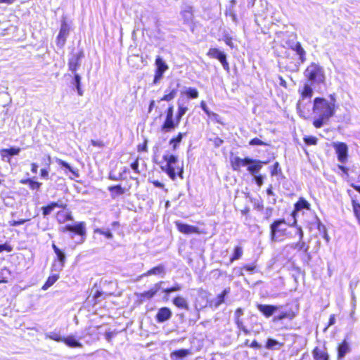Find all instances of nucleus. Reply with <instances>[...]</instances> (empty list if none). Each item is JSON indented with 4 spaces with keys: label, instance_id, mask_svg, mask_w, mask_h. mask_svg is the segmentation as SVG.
Segmentation results:
<instances>
[{
    "label": "nucleus",
    "instance_id": "nucleus-54",
    "mask_svg": "<svg viewBox=\"0 0 360 360\" xmlns=\"http://www.w3.org/2000/svg\"><path fill=\"white\" fill-rule=\"evenodd\" d=\"M94 233L103 234L107 238H111L112 237V235L109 230H102L101 229H97L95 230Z\"/></svg>",
    "mask_w": 360,
    "mask_h": 360
},
{
    "label": "nucleus",
    "instance_id": "nucleus-10",
    "mask_svg": "<svg viewBox=\"0 0 360 360\" xmlns=\"http://www.w3.org/2000/svg\"><path fill=\"white\" fill-rule=\"evenodd\" d=\"M179 84L171 82L168 88L165 90L163 96L160 98V101L170 102L173 101L178 94Z\"/></svg>",
    "mask_w": 360,
    "mask_h": 360
},
{
    "label": "nucleus",
    "instance_id": "nucleus-39",
    "mask_svg": "<svg viewBox=\"0 0 360 360\" xmlns=\"http://www.w3.org/2000/svg\"><path fill=\"white\" fill-rule=\"evenodd\" d=\"M59 278V276L58 274H54L52 276H50L46 283L42 286V290H46L48 288H49L51 286H52Z\"/></svg>",
    "mask_w": 360,
    "mask_h": 360
},
{
    "label": "nucleus",
    "instance_id": "nucleus-52",
    "mask_svg": "<svg viewBox=\"0 0 360 360\" xmlns=\"http://www.w3.org/2000/svg\"><path fill=\"white\" fill-rule=\"evenodd\" d=\"M350 185L356 191L360 193V174L358 175L355 181Z\"/></svg>",
    "mask_w": 360,
    "mask_h": 360
},
{
    "label": "nucleus",
    "instance_id": "nucleus-6",
    "mask_svg": "<svg viewBox=\"0 0 360 360\" xmlns=\"http://www.w3.org/2000/svg\"><path fill=\"white\" fill-rule=\"evenodd\" d=\"M84 228L85 226H63L61 231L75 239V243H82L86 233Z\"/></svg>",
    "mask_w": 360,
    "mask_h": 360
},
{
    "label": "nucleus",
    "instance_id": "nucleus-24",
    "mask_svg": "<svg viewBox=\"0 0 360 360\" xmlns=\"http://www.w3.org/2000/svg\"><path fill=\"white\" fill-rule=\"evenodd\" d=\"M63 206V202L60 200L58 202H51L46 205L41 207V210L42 212L43 217H46L50 214L56 208H58L59 207Z\"/></svg>",
    "mask_w": 360,
    "mask_h": 360
},
{
    "label": "nucleus",
    "instance_id": "nucleus-19",
    "mask_svg": "<svg viewBox=\"0 0 360 360\" xmlns=\"http://www.w3.org/2000/svg\"><path fill=\"white\" fill-rule=\"evenodd\" d=\"M352 350L349 343L344 340L338 347L337 359H342Z\"/></svg>",
    "mask_w": 360,
    "mask_h": 360
},
{
    "label": "nucleus",
    "instance_id": "nucleus-60",
    "mask_svg": "<svg viewBox=\"0 0 360 360\" xmlns=\"http://www.w3.org/2000/svg\"><path fill=\"white\" fill-rule=\"evenodd\" d=\"M255 181L258 186H261L263 184V176L261 174L255 176Z\"/></svg>",
    "mask_w": 360,
    "mask_h": 360
},
{
    "label": "nucleus",
    "instance_id": "nucleus-36",
    "mask_svg": "<svg viewBox=\"0 0 360 360\" xmlns=\"http://www.w3.org/2000/svg\"><path fill=\"white\" fill-rule=\"evenodd\" d=\"M63 342L70 347H82V345L77 341L73 336L63 338Z\"/></svg>",
    "mask_w": 360,
    "mask_h": 360
},
{
    "label": "nucleus",
    "instance_id": "nucleus-50",
    "mask_svg": "<svg viewBox=\"0 0 360 360\" xmlns=\"http://www.w3.org/2000/svg\"><path fill=\"white\" fill-rule=\"evenodd\" d=\"M7 274H9L8 269L4 268L1 270L0 283L7 282V276H6Z\"/></svg>",
    "mask_w": 360,
    "mask_h": 360
},
{
    "label": "nucleus",
    "instance_id": "nucleus-47",
    "mask_svg": "<svg viewBox=\"0 0 360 360\" xmlns=\"http://www.w3.org/2000/svg\"><path fill=\"white\" fill-rule=\"evenodd\" d=\"M249 145L250 146H269L268 143L262 141L260 139L257 137H255L250 140Z\"/></svg>",
    "mask_w": 360,
    "mask_h": 360
},
{
    "label": "nucleus",
    "instance_id": "nucleus-15",
    "mask_svg": "<svg viewBox=\"0 0 360 360\" xmlns=\"http://www.w3.org/2000/svg\"><path fill=\"white\" fill-rule=\"evenodd\" d=\"M69 34V27L65 22H63L60 27L59 33L56 38V44L59 47H63L66 41L67 36Z\"/></svg>",
    "mask_w": 360,
    "mask_h": 360
},
{
    "label": "nucleus",
    "instance_id": "nucleus-40",
    "mask_svg": "<svg viewBox=\"0 0 360 360\" xmlns=\"http://www.w3.org/2000/svg\"><path fill=\"white\" fill-rule=\"evenodd\" d=\"M184 94L187 98L195 99L199 96V92L197 89L189 87L185 91Z\"/></svg>",
    "mask_w": 360,
    "mask_h": 360
},
{
    "label": "nucleus",
    "instance_id": "nucleus-43",
    "mask_svg": "<svg viewBox=\"0 0 360 360\" xmlns=\"http://www.w3.org/2000/svg\"><path fill=\"white\" fill-rule=\"evenodd\" d=\"M293 316V314L290 312H281L279 315L274 316V321H281L287 318L292 319Z\"/></svg>",
    "mask_w": 360,
    "mask_h": 360
},
{
    "label": "nucleus",
    "instance_id": "nucleus-63",
    "mask_svg": "<svg viewBox=\"0 0 360 360\" xmlns=\"http://www.w3.org/2000/svg\"><path fill=\"white\" fill-rule=\"evenodd\" d=\"M30 166H31L30 170H31L32 173L37 174V171H38V165H37V163L32 162V163H31Z\"/></svg>",
    "mask_w": 360,
    "mask_h": 360
},
{
    "label": "nucleus",
    "instance_id": "nucleus-9",
    "mask_svg": "<svg viewBox=\"0 0 360 360\" xmlns=\"http://www.w3.org/2000/svg\"><path fill=\"white\" fill-rule=\"evenodd\" d=\"M333 147L335 149L338 161L342 163L346 162L349 157L347 145L344 142H336L333 143Z\"/></svg>",
    "mask_w": 360,
    "mask_h": 360
},
{
    "label": "nucleus",
    "instance_id": "nucleus-13",
    "mask_svg": "<svg viewBox=\"0 0 360 360\" xmlns=\"http://www.w3.org/2000/svg\"><path fill=\"white\" fill-rule=\"evenodd\" d=\"M267 163L268 161H262L249 158L247 170L252 175H255L260 171L264 165Z\"/></svg>",
    "mask_w": 360,
    "mask_h": 360
},
{
    "label": "nucleus",
    "instance_id": "nucleus-41",
    "mask_svg": "<svg viewBox=\"0 0 360 360\" xmlns=\"http://www.w3.org/2000/svg\"><path fill=\"white\" fill-rule=\"evenodd\" d=\"M230 292V288H225L223 292L219 294L217 297V301L214 304V306L216 307H218L219 305H221L224 302V297Z\"/></svg>",
    "mask_w": 360,
    "mask_h": 360
},
{
    "label": "nucleus",
    "instance_id": "nucleus-2",
    "mask_svg": "<svg viewBox=\"0 0 360 360\" xmlns=\"http://www.w3.org/2000/svg\"><path fill=\"white\" fill-rule=\"evenodd\" d=\"M162 159L165 164L161 165L160 168L171 179L175 180L177 176L184 178V165L179 162L177 156L173 154L164 155Z\"/></svg>",
    "mask_w": 360,
    "mask_h": 360
},
{
    "label": "nucleus",
    "instance_id": "nucleus-53",
    "mask_svg": "<svg viewBox=\"0 0 360 360\" xmlns=\"http://www.w3.org/2000/svg\"><path fill=\"white\" fill-rule=\"evenodd\" d=\"M58 260L61 263V266H63V264L65 261V255L62 250H59V252H56Z\"/></svg>",
    "mask_w": 360,
    "mask_h": 360
},
{
    "label": "nucleus",
    "instance_id": "nucleus-45",
    "mask_svg": "<svg viewBox=\"0 0 360 360\" xmlns=\"http://www.w3.org/2000/svg\"><path fill=\"white\" fill-rule=\"evenodd\" d=\"M303 140L308 146L316 145L318 143V139L316 136H304Z\"/></svg>",
    "mask_w": 360,
    "mask_h": 360
},
{
    "label": "nucleus",
    "instance_id": "nucleus-35",
    "mask_svg": "<svg viewBox=\"0 0 360 360\" xmlns=\"http://www.w3.org/2000/svg\"><path fill=\"white\" fill-rule=\"evenodd\" d=\"M351 204H352L354 215L357 222L360 224V203L359 202H357L356 200L352 199Z\"/></svg>",
    "mask_w": 360,
    "mask_h": 360
},
{
    "label": "nucleus",
    "instance_id": "nucleus-22",
    "mask_svg": "<svg viewBox=\"0 0 360 360\" xmlns=\"http://www.w3.org/2000/svg\"><path fill=\"white\" fill-rule=\"evenodd\" d=\"M186 132H179L169 139V144L171 146L173 150H176L179 148L183 138L186 136Z\"/></svg>",
    "mask_w": 360,
    "mask_h": 360
},
{
    "label": "nucleus",
    "instance_id": "nucleus-5",
    "mask_svg": "<svg viewBox=\"0 0 360 360\" xmlns=\"http://www.w3.org/2000/svg\"><path fill=\"white\" fill-rule=\"evenodd\" d=\"M310 83H305L303 86L298 90L300 94V99L297 103V110L299 115L304 119L309 118V115L305 110V105L302 103V101L306 98L310 99L313 96V89Z\"/></svg>",
    "mask_w": 360,
    "mask_h": 360
},
{
    "label": "nucleus",
    "instance_id": "nucleus-1",
    "mask_svg": "<svg viewBox=\"0 0 360 360\" xmlns=\"http://www.w3.org/2000/svg\"><path fill=\"white\" fill-rule=\"evenodd\" d=\"M329 98L328 101L323 97H316L313 100L312 110L317 117L314 119L312 124L316 129L326 124L336 112L338 104L335 94H330Z\"/></svg>",
    "mask_w": 360,
    "mask_h": 360
},
{
    "label": "nucleus",
    "instance_id": "nucleus-18",
    "mask_svg": "<svg viewBox=\"0 0 360 360\" xmlns=\"http://www.w3.org/2000/svg\"><path fill=\"white\" fill-rule=\"evenodd\" d=\"M290 49L297 53L298 55L299 63H304L306 61V51L302 46L300 42L297 41L293 45L290 46Z\"/></svg>",
    "mask_w": 360,
    "mask_h": 360
},
{
    "label": "nucleus",
    "instance_id": "nucleus-61",
    "mask_svg": "<svg viewBox=\"0 0 360 360\" xmlns=\"http://www.w3.org/2000/svg\"><path fill=\"white\" fill-rule=\"evenodd\" d=\"M272 208H267L266 209L265 212H264V218L266 219H269L272 214Z\"/></svg>",
    "mask_w": 360,
    "mask_h": 360
},
{
    "label": "nucleus",
    "instance_id": "nucleus-34",
    "mask_svg": "<svg viewBox=\"0 0 360 360\" xmlns=\"http://www.w3.org/2000/svg\"><path fill=\"white\" fill-rule=\"evenodd\" d=\"M188 108L184 103L180 102L179 100L177 101V110L176 115L179 117V118L181 120L185 114L188 112Z\"/></svg>",
    "mask_w": 360,
    "mask_h": 360
},
{
    "label": "nucleus",
    "instance_id": "nucleus-37",
    "mask_svg": "<svg viewBox=\"0 0 360 360\" xmlns=\"http://www.w3.org/2000/svg\"><path fill=\"white\" fill-rule=\"evenodd\" d=\"M56 162L60 165L61 167H63L68 169L75 177H79V174L77 169H74L67 162L61 160V159H56Z\"/></svg>",
    "mask_w": 360,
    "mask_h": 360
},
{
    "label": "nucleus",
    "instance_id": "nucleus-62",
    "mask_svg": "<svg viewBox=\"0 0 360 360\" xmlns=\"http://www.w3.org/2000/svg\"><path fill=\"white\" fill-rule=\"evenodd\" d=\"M235 323L237 325V327L240 330H242L245 326H244L243 324V322L242 321V320L240 319H236L235 320Z\"/></svg>",
    "mask_w": 360,
    "mask_h": 360
},
{
    "label": "nucleus",
    "instance_id": "nucleus-21",
    "mask_svg": "<svg viewBox=\"0 0 360 360\" xmlns=\"http://www.w3.org/2000/svg\"><path fill=\"white\" fill-rule=\"evenodd\" d=\"M271 240L281 241L283 240L285 235V229H281V226H270Z\"/></svg>",
    "mask_w": 360,
    "mask_h": 360
},
{
    "label": "nucleus",
    "instance_id": "nucleus-33",
    "mask_svg": "<svg viewBox=\"0 0 360 360\" xmlns=\"http://www.w3.org/2000/svg\"><path fill=\"white\" fill-rule=\"evenodd\" d=\"M179 231L185 234L200 233L198 226H177Z\"/></svg>",
    "mask_w": 360,
    "mask_h": 360
},
{
    "label": "nucleus",
    "instance_id": "nucleus-46",
    "mask_svg": "<svg viewBox=\"0 0 360 360\" xmlns=\"http://www.w3.org/2000/svg\"><path fill=\"white\" fill-rule=\"evenodd\" d=\"M243 255V249L240 246L236 247L233 257L231 258V261L238 259Z\"/></svg>",
    "mask_w": 360,
    "mask_h": 360
},
{
    "label": "nucleus",
    "instance_id": "nucleus-3",
    "mask_svg": "<svg viewBox=\"0 0 360 360\" xmlns=\"http://www.w3.org/2000/svg\"><path fill=\"white\" fill-rule=\"evenodd\" d=\"M181 123V120L174 114V105H169L165 110V116L160 126L162 133H170L177 129Z\"/></svg>",
    "mask_w": 360,
    "mask_h": 360
},
{
    "label": "nucleus",
    "instance_id": "nucleus-56",
    "mask_svg": "<svg viewBox=\"0 0 360 360\" xmlns=\"http://www.w3.org/2000/svg\"><path fill=\"white\" fill-rule=\"evenodd\" d=\"M103 295H105L106 296L108 295V294L104 293L102 291L96 290V292L94 293V295H93V299H94L95 303H97L98 302H99V298L101 296H103Z\"/></svg>",
    "mask_w": 360,
    "mask_h": 360
},
{
    "label": "nucleus",
    "instance_id": "nucleus-58",
    "mask_svg": "<svg viewBox=\"0 0 360 360\" xmlns=\"http://www.w3.org/2000/svg\"><path fill=\"white\" fill-rule=\"evenodd\" d=\"M91 144L93 146L98 147V148H102V147H103L105 146L104 143L102 141H100V140H91Z\"/></svg>",
    "mask_w": 360,
    "mask_h": 360
},
{
    "label": "nucleus",
    "instance_id": "nucleus-49",
    "mask_svg": "<svg viewBox=\"0 0 360 360\" xmlns=\"http://www.w3.org/2000/svg\"><path fill=\"white\" fill-rule=\"evenodd\" d=\"M131 168L134 170L136 174H140L139 170V158L136 157L134 161L131 163Z\"/></svg>",
    "mask_w": 360,
    "mask_h": 360
},
{
    "label": "nucleus",
    "instance_id": "nucleus-25",
    "mask_svg": "<svg viewBox=\"0 0 360 360\" xmlns=\"http://www.w3.org/2000/svg\"><path fill=\"white\" fill-rule=\"evenodd\" d=\"M20 152V148L18 147H11L9 148H2L0 150V155L4 160V158H9L12 156L17 155Z\"/></svg>",
    "mask_w": 360,
    "mask_h": 360
},
{
    "label": "nucleus",
    "instance_id": "nucleus-20",
    "mask_svg": "<svg viewBox=\"0 0 360 360\" xmlns=\"http://www.w3.org/2000/svg\"><path fill=\"white\" fill-rule=\"evenodd\" d=\"M302 209L309 210L310 204L304 198L300 197L294 205V210L291 213L293 218L295 217V214H297V212Z\"/></svg>",
    "mask_w": 360,
    "mask_h": 360
},
{
    "label": "nucleus",
    "instance_id": "nucleus-64",
    "mask_svg": "<svg viewBox=\"0 0 360 360\" xmlns=\"http://www.w3.org/2000/svg\"><path fill=\"white\" fill-rule=\"evenodd\" d=\"M74 81L76 87L81 85L80 84V76L77 73H74Z\"/></svg>",
    "mask_w": 360,
    "mask_h": 360
},
{
    "label": "nucleus",
    "instance_id": "nucleus-51",
    "mask_svg": "<svg viewBox=\"0 0 360 360\" xmlns=\"http://www.w3.org/2000/svg\"><path fill=\"white\" fill-rule=\"evenodd\" d=\"M223 39L227 46H229L231 49H233L234 47L233 43V37L231 36H230L229 34H225L224 36Z\"/></svg>",
    "mask_w": 360,
    "mask_h": 360
},
{
    "label": "nucleus",
    "instance_id": "nucleus-31",
    "mask_svg": "<svg viewBox=\"0 0 360 360\" xmlns=\"http://www.w3.org/2000/svg\"><path fill=\"white\" fill-rule=\"evenodd\" d=\"M173 304L179 309H189L188 302L185 298L181 296L176 297L173 301Z\"/></svg>",
    "mask_w": 360,
    "mask_h": 360
},
{
    "label": "nucleus",
    "instance_id": "nucleus-44",
    "mask_svg": "<svg viewBox=\"0 0 360 360\" xmlns=\"http://www.w3.org/2000/svg\"><path fill=\"white\" fill-rule=\"evenodd\" d=\"M148 140L144 139L143 143H139L136 146V150L139 153H146L148 152Z\"/></svg>",
    "mask_w": 360,
    "mask_h": 360
},
{
    "label": "nucleus",
    "instance_id": "nucleus-12",
    "mask_svg": "<svg viewBox=\"0 0 360 360\" xmlns=\"http://www.w3.org/2000/svg\"><path fill=\"white\" fill-rule=\"evenodd\" d=\"M58 208L60 210L56 214V219L58 223L63 224L72 221L71 212L68 209L66 204L63 203V206Z\"/></svg>",
    "mask_w": 360,
    "mask_h": 360
},
{
    "label": "nucleus",
    "instance_id": "nucleus-16",
    "mask_svg": "<svg viewBox=\"0 0 360 360\" xmlns=\"http://www.w3.org/2000/svg\"><path fill=\"white\" fill-rule=\"evenodd\" d=\"M172 315V312L170 309L167 307H163L158 309L155 319L158 323H163L170 319Z\"/></svg>",
    "mask_w": 360,
    "mask_h": 360
},
{
    "label": "nucleus",
    "instance_id": "nucleus-4",
    "mask_svg": "<svg viewBox=\"0 0 360 360\" xmlns=\"http://www.w3.org/2000/svg\"><path fill=\"white\" fill-rule=\"evenodd\" d=\"M304 75L307 82L311 85L323 84L325 82L323 68L315 63H311L307 67Z\"/></svg>",
    "mask_w": 360,
    "mask_h": 360
},
{
    "label": "nucleus",
    "instance_id": "nucleus-27",
    "mask_svg": "<svg viewBox=\"0 0 360 360\" xmlns=\"http://www.w3.org/2000/svg\"><path fill=\"white\" fill-rule=\"evenodd\" d=\"M108 190L110 193L112 198H115L117 196L124 194L126 190L120 184L108 186Z\"/></svg>",
    "mask_w": 360,
    "mask_h": 360
},
{
    "label": "nucleus",
    "instance_id": "nucleus-14",
    "mask_svg": "<svg viewBox=\"0 0 360 360\" xmlns=\"http://www.w3.org/2000/svg\"><path fill=\"white\" fill-rule=\"evenodd\" d=\"M249 161V157L241 158L235 156L230 158V164L233 171L240 172L243 167L247 166Z\"/></svg>",
    "mask_w": 360,
    "mask_h": 360
},
{
    "label": "nucleus",
    "instance_id": "nucleus-23",
    "mask_svg": "<svg viewBox=\"0 0 360 360\" xmlns=\"http://www.w3.org/2000/svg\"><path fill=\"white\" fill-rule=\"evenodd\" d=\"M164 283L163 281L158 282L154 285V286L148 291H146L143 293L140 294V297L141 298H145L147 300H150L153 297L155 294L162 288V285Z\"/></svg>",
    "mask_w": 360,
    "mask_h": 360
},
{
    "label": "nucleus",
    "instance_id": "nucleus-57",
    "mask_svg": "<svg viewBox=\"0 0 360 360\" xmlns=\"http://www.w3.org/2000/svg\"><path fill=\"white\" fill-rule=\"evenodd\" d=\"M4 250L11 252L13 250V248L7 243L0 244V252H2Z\"/></svg>",
    "mask_w": 360,
    "mask_h": 360
},
{
    "label": "nucleus",
    "instance_id": "nucleus-26",
    "mask_svg": "<svg viewBox=\"0 0 360 360\" xmlns=\"http://www.w3.org/2000/svg\"><path fill=\"white\" fill-rule=\"evenodd\" d=\"M21 184L28 185L32 191H39L42 185L41 182L34 180L31 178L22 179L20 180Z\"/></svg>",
    "mask_w": 360,
    "mask_h": 360
},
{
    "label": "nucleus",
    "instance_id": "nucleus-29",
    "mask_svg": "<svg viewBox=\"0 0 360 360\" xmlns=\"http://www.w3.org/2000/svg\"><path fill=\"white\" fill-rule=\"evenodd\" d=\"M165 274V267L163 264H159L157 266H155L145 273L143 276H148L150 275H162V276Z\"/></svg>",
    "mask_w": 360,
    "mask_h": 360
},
{
    "label": "nucleus",
    "instance_id": "nucleus-30",
    "mask_svg": "<svg viewBox=\"0 0 360 360\" xmlns=\"http://www.w3.org/2000/svg\"><path fill=\"white\" fill-rule=\"evenodd\" d=\"M191 354V352L189 349H181L179 350H176V351L172 352L170 354V357H171L172 360H175L177 359H183Z\"/></svg>",
    "mask_w": 360,
    "mask_h": 360
},
{
    "label": "nucleus",
    "instance_id": "nucleus-7",
    "mask_svg": "<svg viewBox=\"0 0 360 360\" xmlns=\"http://www.w3.org/2000/svg\"><path fill=\"white\" fill-rule=\"evenodd\" d=\"M155 65V69L153 84H157L162 79L165 72L169 69V66L166 64V63L160 56H158L156 57Z\"/></svg>",
    "mask_w": 360,
    "mask_h": 360
},
{
    "label": "nucleus",
    "instance_id": "nucleus-59",
    "mask_svg": "<svg viewBox=\"0 0 360 360\" xmlns=\"http://www.w3.org/2000/svg\"><path fill=\"white\" fill-rule=\"evenodd\" d=\"M318 229L320 232H323V238L326 239V242H328L330 240V238L326 232V226H318Z\"/></svg>",
    "mask_w": 360,
    "mask_h": 360
},
{
    "label": "nucleus",
    "instance_id": "nucleus-11",
    "mask_svg": "<svg viewBox=\"0 0 360 360\" xmlns=\"http://www.w3.org/2000/svg\"><path fill=\"white\" fill-rule=\"evenodd\" d=\"M84 54L83 50H79L77 53H72L71 57L68 60L69 70L75 73L80 66L81 60L84 58Z\"/></svg>",
    "mask_w": 360,
    "mask_h": 360
},
{
    "label": "nucleus",
    "instance_id": "nucleus-42",
    "mask_svg": "<svg viewBox=\"0 0 360 360\" xmlns=\"http://www.w3.org/2000/svg\"><path fill=\"white\" fill-rule=\"evenodd\" d=\"M46 338H49L51 340H55L56 342H63V338H62L58 333L56 332H49L46 333Z\"/></svg>",
    "mask_w": 360,
    "mask_h": 360
},
{
    "label": "nucleus",
    "instance_id": "nucleus-17",
    "mask_svg": "<svg viewBox=\"0 0 360 360\" xmlns=\"http://www.w3.org/2000/svg\"><path fill=\"white\" fill-rule=\"evenodd\" d=\"M257 307L258 310L267 318L272 316L275 313V311L280 308V307L278 306L263 304H257Z\"/></svg>",
    "mask_w": 360,
    "mask_h": 360
},
{
    "label": "nucleus",
    "instance_id": "nucleus-38",
    "mask_svg": "<svg viewBox=\"0 0 360 360\" xmlns=\"http://www.w3.org/2000/svg\"><path fill=\"white\" fill-rule=\"evenodd\" d=\"M282 345L283 344L280 343L278 341L269 338L266 341V347L268 349H279Z\"/></svg>",
    "mask_w": 360,
    "mask_h": 360
},
{
    "label": "nucleus",
    "instance_id": "nucleus-55",
    "mask_svg": "<svg viewBox=\"0 0 360 360\" xmlns=\"http://www.w3.org/2000/svg\"><path fill=\"white\" fill-rule=\"evenodd\" d=\"M210 141H212L213 143V145L215 148H218L221 145L223 144L224 143V140L222 139H221L220 137H214V139H210Z\"/></svg>",
    "mask_w": 360,
    "mask_h": 360
},
{
    "label": "nucleus",
    "instance_id": "nucleus-8",
    "mask_svg": "<svg viewBox=\"0 0 360 360\" xmlns=\"http://www.w3.org/2000/svg\"><path fill=\"white\" fill-rule=\"evenodd\" d=\"M207 56L210 58L218 60L222 65L224 70L227 71L229 70V63L227 60L226 55L224 51H220L217 48L212 47L209 49L207 52Z\"/></svg>",
    "mask_w": 360,
    "mask_h": 360
},
{
    "label": "nucleus",
    "instance_id": "nucleus-28",
    "mask_svg": "<svg viewBox=\"0 0 360 360\" xmlns=\"http://www.w3.org/2000/svg\"><path fill=\"white\" fill-rule=\"evenodd\" d=\"M44 165L46 167L41 169L40 176L41 178L48 179L49 178V169L51 164V158L49 155H46L44 158Z\"/></svg>",
    "mask_w": 360,
    "mask_h": 360
},
{
    "label": "nucleus",
    "instance_id": "nucleus-48",
    "mask_svg": "<svg viewBox=\"0 0 360 360\" xmlns=\"http://www.w3.org/2000/svg\"><path fill=\"white\" fill-rule=\"evenodd\" d=\"M281 172V169L279 163L278 162H274V164L272 165V167L271 168V171H270L271 175L275 176V175L280 174Z\"/></svg>",
    "mask_w": 360,
    "mask_h": 360
},
{
    "label": "nucleus",
    "instance_id": "nucleus-32",
    "mask_svg": "<svg viewBox=\"0 0 360 360\" xmlns=\"http://www.w3.org/2000/svg\"><path fill=\"white\" fill-rule=\"evenodd\" d=\"M312 355L314 360H327V358H329V355L327 352L321 350L318 347L314 349Z\"/></svg>",
    "mask_w": 360,
    "mask_h": 360
}]
</instances>
